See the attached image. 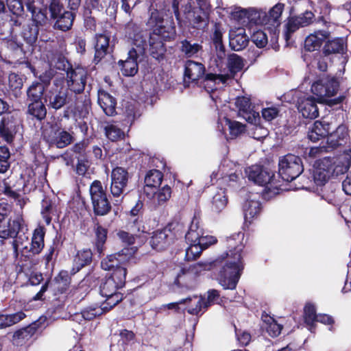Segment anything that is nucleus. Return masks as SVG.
I'll return each mask as SVG.
<instances>
[{"label": "nucleus", "mask_w": 351, "mask_h": 351, "mask_svg": "<svg viewBox=\"0 0 351 351\" xmlns=\"http://www.w3.org/2000/svg\"><path fill=\"white\" fill-rule=\"evenodd\" d=\"M244 233L233 234L226 239L227 250L210 263H198L193 266V271L215 269L217 279L224 289H236L244 269Z\"/></svg>", "instance_id": "f257e3e1"}, {"label": "nucleus", "mask_w": 351, "mask_h": 351, "mask_svg": "<svg viewBox=\"0 0 351 351\" xmlns=\"http://www.w3.org/2000/svg\"><path fill=\"white\" fill-rule=\"evenodd\" d=\"M136 252L137 247H125L118 253L108 256L101 263L103 269L112 270L110 276L100 286V293L106 298L104 303L110 308L123 300V294L119 290L125 283V266L136 263L138 261L135 256Z\"/></svg>", "instance_id": "f03ea898"}, {"label": "nucleus", "mask_w": 351, "mask_h": 351, "mask_svg": "<svg viewBox=\"0 0 351 351\" xmlns=\"http://www.w3.org/2000/svg\"><path fill=\"white\" fill-rule=\"evenodd\" d=\"M167 5L165 0H153L149 10V18L147 25L152 29L150 33L149 51L151 56L159 60L165 51L164 41L173 39L176 35L175 27L171 24L164 25L163 17L166 14Z\"/></svg>", "instance_id": "7ed1b4c3"}, {"label": "nucleus", "mask_w": 351, "mask_h": 351, "mask_svg": "<svg viewBox=\"0 0 351 351\" xmlns=\"http://www.w3.org/2000/svg\"><path fill=\"white\" fill-rule=\"evenodd\" d=\"M125 36L131 40L132 48L128 52L125 60H120L121 71L125 76H134L138 71L137 58L143 55L147 48V35H144L137 25L128 23L125 27Z\"/></svg>", "instance_id": "20e7f679"}, {"label": "nucleus", "mask_w": 351, "mask_h": 351, "mask_svg": "<svg viewBox=\"0 0 351 351\" xmlns=\"http://www.w3.org/2000/svg\"><path fill=\"white\" fill-rule=\"evenodd\" d=\"M348 163L341 165L337 157H324L315 161L313 180L317 185H324L331 178L347 171Z\"/></svg>", "instance_id": "39448f33"}, {"label": "nucleus", "mask_w": 351, "mask_h": 351, "mask_svg": "<svg viewBox=\"0 0 351 351\" xmlns=\"http://www.w3.org/2000/svg\"><path fill=\"white\" fill-rule=\"evenodd\" d=\"M244 66L243 60L237 54L232 53L228 56V63L222 71L218 73L207 74L204 80V86L208 92L207 86H210V90L215 89V84L217 82L226 83L228 80L232 78L234 75L241 71Z\"/></svg>", "instance_id": "423d86ee"}, {"label": "nucleus", "mask_w": 351, "mask_h": 351, "mask_svg": "<svg viewBox=\"0 0 351 351\" xmlns=\"http://www.w3.org/2000/svg\"><path fill=\"white\" fill-rule=\"evenodd\" d=\"M283 3H278L269 9L268 12L256 8V23L258 25L267 26L269 29L275 30L271 41L272 47L277 50L278 45L276 44L277 36L276 29L281 23V16L284 10Z\"/></svg>", "instance_id": "0eeeda50"}, {"label": "nucleus", "mask_w": 351, "mask_h": 351, "mask_svg": "<svg viewBox=\"0 0 351 351\" xmlns=\"http://www.w3.org/2000/svg\"><path fill=\"white\" fill-rule=\"evenodd\" d=\"M248 179L256 184L266 186L268 191L274 189V193H278L280 185L274 181V173L270 169L260 165H252L245 169Z\"/></svg>", "instance_id": "6e6552de"}, {"label": "nucleus", "mask_w": 351, "mask_h": 351, "mask_svg": "<svg viewBox=\"0 0 351 351\" xmlns=\"http://www.w3.org/2000/svg\"><path fill=\"white\" fill-rule=\"evenodd\" d=\"M183 230L182 224L173 221L169 223L164 229L154 232L151 237L150 245L153 249L162 250Z\"/></svg>", "instance_id": "1a4fd4ad"}, {"label": "nucleus", "mask_w": 351, "mask_h": 351, "mask_svg": "<svg viewBox=\"0 0 351 351\" xmlns=\"http://www.w3.org/2000/svg\"><path fill=\"white\" fill-rule=\"evenodd\" d=\"M278 166L279 176L287 182L295 180L304 170L301 158L290 154L280 158Z\"/></svg>", "instance_id": "9d476101"}, {"label": "nucleus", "mask_w": 351, "mask_h": 351, "mask_svg": "<svg viewBox=\"0 0 351 351\" xmlns=\"http://www.w3.org/2000/svg\"><path fill=\"white\" fill-rule=\"evenodd\" d=\"M90 194L94 213L97 215H106L110 211L111 206L100 181L95 180L91 184Z\"/></svg>", "instance_id": "9b49d317"}, {"label": "nucleus", "mask_w": 351, "mask_h": 351, "mask_svg": "<svg viewBox=\"0 0 351 351\" xmlns=\"http://www.w3.org/2000/svg\"><path fill=\"white\" fill-rule=\"evenodd\" d=\"M339 87V83L334 77L328 76L322 77L315 82L311 86V92L316 95L319 99L325 97H331L334 96Z\"/></svg>", "instance_id": "f8f14e48"}, {"label": "nucleus", "mask_w": 351, "mask_h": 351, "mask_svg": "<svg viewBox=\"0 0 351 351\" xmlns=\"http://www.w3.org/2000/svg\"><path fill=\"white\" fill-rule=\"evenodd\" d=\"M110 193L114 197H120L125 192L129 180V173L123 167L112 169L110 175Z\"/></svg>", "instance_id": "ddd939ff"}, {"label": "nucleus", "mask_w": 351, "mask_h": 351, "mask_svg": "<svg viewBox=\"0 0 351 351\" xmlns=\"http://www.w3.org/2000/svg\"><path fill=\"white\" fill-rule=\"evenodd\" d=\"M217 130L223 134L227 140L234 139L245 132V125L227 117L219 118Z\"/></svg>", "instance_id": "4468645a"}, {"label": "nucleus", "mask_w": 351, "mask_h": 351, "mask_svg": "<svg viewBox=\"0 0 351 351\" xmlns=\"http://www.w3.org/2000/svg\"><path fill=\"white\" fill-rule=\"evenodd\" d=\"M199 7L192 12H189L187 18L194 28L206 26L208 22L210 5L206 0H197Z\"/></svg>", "instance_id": "2eb2a0df"}, {"label": "nucleus", "mask_w": 351, "mask_h": 351, "mask_svg": "<svg viewBox=\"0 0 351 351\" xmlns=\"http://www.w3.org/2000/svg\"><path fill=\"white\" fill-rule=\"evenodd\" d=\"M87 72L83 68H76L67 72V84L70 90L75 93H82L85 88Z\"/></svg>", "instance_id": "dca6fc26"}, {"label": "nucleus", "mask_w": 351, "mask_h": 351, "mask_svg": "<svg viewBox=\"0 0 351 351\" xmlns=\"http://www.w3.org/2000/svg\"><path fill=\"white\" fill-rule=\"evenodd\" d=\"M217 241V240L215 237L204 234L197 243L189 246L186 249L185 258L187 261L195 259L201 254L203 250L215 244Z\"/></svg>", "instance_id": "f3484780"}, {"label": "nucleus", "mask_w": 351, "mask_h": 351, "mask_svg": "<svg viewBox=\"0 0 351 351\" xmlns=\"http://www.w3.org/2000/svg\"><path fill=\"white\" fill-rule=\"evenodd\" d=\"M235 105L239 109V112L245 120L254 125H257L260 121L259 112H256L252 108L250 98L247 97H238Z\"/></svg>", "instance_id": "a211bd4d"}, {"label": "nucleus", "mask_w": 351, "mask_h": 351, "mask_svg": "<svg viewBox=\"0 0 351 351\" xmlns=\"http://www.w3.org/2000/svg\"><path fill=\"white\" fill-rule=\"evenodd\" d=\"M227 15L232 21L243 23L246 22V19L256 23V8H243L240 6L232 5L228 8Z\"/></svg>", "instance_id": "6ab92c4d"}, {"label": "nucleus", "mask_w": 351, "mask_h": 351, "mask_svg": "<svg viewBox=\"0 0 351 351\" xmlns=\"http://www.w3.org/2000/svg\"><path fill=\"white\" fill-rule=\"evenodd\" d=\"M245 223H251L256 219L261 210L258 194L250 193L243 206Z\"/></svg>", "instance_id": "aec40b11"}, {"label": "nucleus", "mask_w": 351, "mask_h": 351, "mask_svg": "<svg viewBox=\"0 0 351 351\" xmlns=\"http://www.w3.org/2000/svg\"><path fill=\"white\" fill-rule=\"evenodd\" d=\"M297 108L304 118L313 119L319 115L317 102L312 96L308 95L299 97Z\"/></svg>", "instance_id": "412c9836"}, {"label": "nucleus", "mask_w": 351, "mask_h": 351, "mask_svg": "<svg viewBox=\"0 0 351 351\" xmlns=\"http://www.w3.org/2000/svg\"><path fill=\"white\" fill-rule=\"evenodd\" d=\"M128 229L138 239V244L139 245L143 244L147 240L150 230L145 224L143 217L129 219Z\"/></svg>", "instance_id": "4be33fe9"}, {"label": "nucleus", "mask_w": 351, "mask_h": 351, "mask_svg": "<svg viewBox=\"0 0 351 351\" xmlns=\"http://www.w3.org/2000/svg\"><path fill=\"white\" fill-rule=\"evenodd\" d=\"M18 125V121L12 115L8 114L3 117L0 123V134L7 143L12 142Z\"/></svg>", "instance_id": "5701e85b"}, {"label": "nucleus", "mask_w": 351, "mask_h": 351, "mask_svg": "<svg viewBox=\"0 0 351 351\" xmlns=\"http://www.w3.org/2000/svg\"><path fill=\"white\" fill-rule=\"evenodd\" d=\"M205 73L204 66L193 60H187L184 64V82H195L202 77Z\"/></svg>", "instance_id": "b1692460"}, {"label": "nucleus", "mask_w": 351, "mask_h": 351, "mask_svg": "<svg viewBox=\"0 0 351 351\" xmlns=\"http://www.w3.org/2000/svg\"><path fill=\"white\" fill-rule=\"evenodd\" d=\"M110 35L104 32L95 36V58L94 61L99 62L108 52Z\"/></svg>", "instance_id": "393cba45"}, {"label": "nucleus", "mask_w": 351, "mask_h": 351, "mask_svg": "<svg viewBox=\"0 0 351 351\" xmlns=\"http://www.w3.org/2000/svg\"><path fill=\"white\" fill-rule=\"evenodd\" d=\"M330 34L329 31L326 30H318L310 34L304 40L305 49L308 51L319 50Z\"/></svg>", "instance_id": "a878e982"}, {"label": "nucleus", "mask_w": 351, "mask_h": 351, "mask_svg": "<svg viewBox=\"0 0 351 351\" xmlns=\"http://www.w3.org/2000/svg\"><path fill=\"white\" fill-rule=\"evenodd\" d=\"M230 47L234 51H240L245 48L249 42V38L243 28L230 29L229 32Z\"/></svg>", "instance_id": "bb28decb"}, {"label": "nucleus", "mask_w": 351, "mask_h": 351, "mask_svg": "<svg viewBox=\"0 0 351 351\" xmlns=\"http://www.w3.org/2000/svg\"><path fill=\"white\" fill-rule=\"evenodd\" d=\"M23 220L21 217L17 216L14 219H10L7 223H0V238L6 239L14 237L21 228Z\"/></svg>", "instance_id": "cd10ccee"}, {"label": "nucleus", "mask_w": 351, "mask_h": 351, "mask_svg": "<svg viewBox=\"0 0 351 351\" xmlns=\"http://www.w3.org/2000/svg\"><path fill=\"white\" fill-rule=\"evenodd\" d=\"M348 136V128L345 125H340L335 131L328 134L327 148L330 151L346 142Z\"/></svg>", "instance_id": "c85d7f7f"}, {"label": "nucleus", "mask_w": 351, "mask_h": 351, "mask_svg": "<svg viewBox=\"0 0 351 351\" xmlns=\"http://www.w3.org/2000/svg\"><path fill=\"white\" fill-rule=\"evenodd\" d=\"M98 104L106 115L113 116L115 114L116 99L106 91L103 90L98 91Z\"/></svg>", "instance_id": "c756f323"}, {"label": "nucleus", "mask_w": 351, "mask_h": 351, "mask_svg": "<svg viewBox=\"0 0 351 351\" xmlns=\"http://www.w3.org/2000/svg\"><path fill=\"white\" fill-rule=\"evenodd\" d=\"M330 129V124L324 121H316L308 132V138L316 142L321 138L327 137Z\"/></svg>", "instance_id": "7c9ffc66"}, {"label": "nucleus", "mask_w": 351, "mask_h": 351, "mask_svg": "<svg viewBox=\"0 0 351 351\" xmlns=\"http://www.w3.org/2000/svg\"><path fill=\"white\" fill-rule=\"evenodd\" d=\"M180 303L186 305V310L189 314L193 315H202L206 308H204L203 298L194 295L181 300Z\"/></svg>", "instance_id": "2f4dec72"}, {"label": "nucleus", "mask_w": 351, "mask_h": 351, "mask_svg": "<svg viewBox=\"0 0 351 351\" xmlns=\"http://www.w3.org/2000/svg\"><path fill=\"white\" fill-rule=\"evenodd\" d=\"M180 52L186 58H197L202 51V46L197 43L184 39L178 45Z\"/></svg>", "instance_id": "473e14b6"}, {"label": "nucleus", "mask_w": 351, "mask_h": 351, "mask_svg": "<svg viewBox=\"0 0 351 351\" xmlns=\"http://www.w3.org/2000/svg\"><path fill=\"white\" fill-rule=\"evenodd\" d=\"M204 230L199 226V219L197 217H194L191 221L189 230L185 234L186 243L190 245L195 244L200 239L202 235L204 234Z\"/></svg>", "instance_id": "72a5a7b5"}, {"label": "nucleus", "mask_w": 351, "mask_h": 351, "mask_svg": "<svg viewBox=\"0 0 351 351\" xmlns=\"http://www.w3.org/2000/svg\"><path fill=\"white\" fill-rule=\"evenodd\" d=\"M224 167L225 165L223 164L222 166L219 167L217 171H213L212 173L210 175L212 182L216 180L217 182L220 181L221 183L229 182L230 184L231 182H237L242 178L241 173L237 171L228 174Z\"/></svg>", "instance_id": "f704fd0d"}, {"label": "nucleus", "mask_w": 351, "mask_h": 351, "mask_svg": "<svg viewBox=\"0 0 351 351\" xmlns=\"http://www.w3.org/2000/svg\"><path fill=\"white\" fill-rule=\"evenodd\" d=\"M47 141L58 148H63L72 142L73 136L66 131L57 130L53 132V134L49 136Z\"/></svg>", "instance_id": "c9c22d12"}, {"label": "nucleus", "mask_w": 351, "mask_h": 351, "mask_svg": "<svg viewBox=\"0 0 351 351\" xmlns=\"http://www.w3.org/2000/svg\"><path fill=\"white\" fill-rule=\"evenodd\" d=\"M346 51V43L343 38H336L328 40L323 49L325 55L341 53Z\"/></svg>", "instance_id": "e433bc0d"}, {"label": "nucleus", "mask_w": 351, "mask_h": 351, "mask_svg": "<svg viewBox=\"0 0 351 351\" xmlns=\"http://www.w3.org/2000/svg\"><path fill=\"white\" fill-rule=\"evenodd\" d=\"M162 180V175L160 171L156 169L149 171L145 178L144 192L148 195L149 191L159 186Z\"/></svg>", "instance_id": "4c0bfd02"}, {"label": "nucleus", "mask_w": 351, "mask_h": 351, "mask_svg": "<svg viewBox=\"0 0 351 351\" xmlns=\"http://www.w3.org/2000/svg\"><path fill=\"white\" fill-rule=\"evenodd\" d=\"M69 92L66 88H61L49 97V106L56 110L60 109L69 102Z\"/></svg>", "instance_id": "58836bf2"}, {"label": "nucleus", "mask_w": 351, "mask_h": 351, "mask_svg": "<svg viewBox=\"0 0 351 351\" xmlns=\"http://www.w3.org/2000/svg\"><path fill=\"white\" fill-rule=\"evenodd\" d=\"M75 14L72 12L64 11L62 14L58 16L54 27L62 31H67L73 25Z\"/></svg>", "instance_id": "ea45409f"}, {"label": "nucleus", "mask_w": 351, "mask_h": 351, "mask_svg": "<svg viewBox=\"0 0 351 351\" xmlns=\"http://www.w3.org/2000/svg\"><path fill=\"white\" fill-rule=\"evenodd\" d=\"M111 308L103 303L101 306H90L84 308L82 313V317L86 320H92L94 318L108 312Z\"/></svg>", "instance_id": "a19ab883"}, {"label": "nucleus", "mask_w": 351, "mask_h": 351, "mask_svg": "<svg viewBox=\"0 0 351 351\" xmlns=\"http://www.w3.org/2000/svg\"><path fill=\"white\" fill-rule=\"evenodd\" d=\"M45 234L41 229H36L34 232L30 249L28 252L33 255L38 254L44 247Z\"/></svg>", "instance_id": "79ce46f5"}, {"label": "nucleus", "mask_w": 351, "mask_h": 351, "mask_svg": "<svg viewBox=\"0 0 351 351\" xmlns=\"http://www.w3.org/2000/svg\"><path fill=\"white\" fill-rule=\"evenodd\" d=\"M263 328H265L268 334L273 337H277L280 334L282 326L278 324L276 321L270 316H263Z\"/></svg>", "instance_id": "37998d69"}, {"label": "nucleus", "mask_w": 351, "mask_h": 351, "mask_svg": "<svg viewBox=\"0 0 351 351\" xmlns=\"http://www.w3.org/2000/svg\"><path fill=\"white\" fill-rule=\"evenodd\" d=\"M25 317V313L21 311L10 315L0 314V328L12 326L19 322Z\"/></svg>", "instance_id": "c03bdc74"}, {"label": "nucleus", "mask_w": 351, "mask_h": 351, "mask_svg": "<svg viewBox=\"0 0 351 351\" xmlns=\"http://www.w3.org/2000/svg\"><path fill=\"white\" fill-rule=\"evenodd\" d=\"M215 53L213 55L212 58L210 59V64L212 66L215 65V66L218 69L219 73L223 70V67L226 66V51L224 46H221V47H215Z\"/></svg>", "instance_id": "a18cd8bd"}, {"label": "nucleus", "mask_w": 351, "mask_h": 351, "mask_svg": "<svg viewBox=\"0 0 351 351\" xmlns=\"http://www.w3.org/2000/svg\"><path fill=\"white\" fill-rule=\"evenodd\" d=\"M21 35L23 39L29 45L34 44L38 38V27L34 23H29L24 26Z\"/></svg>", "instance_id": "49530a36"}, {"label": "nucleus", "mask_w": 351, "mask_h": 351, "mask_svg": "<svg viewBox=\"0 0 351 351\" xmlns=\"http://www.w3.org/2000/svg\"><path fill=\"white\" fill-rule=\"evenodd\" d=\"M228 199L225 191L220 189L213 197L212 209L217 213L221 212L227 205Z\"/></svg>", "instance_id": "de8ad7c7"}, {"label": "nucleus", "mask_w": 351, "mask_h": 351, "mask_svg": "<svg viewBox=\"0 0 351 351\" xmlns=\"http://www.w3.org/2000/svg\"><path fill=\"white\" fill-rule=\"evenodd\" d=\"M9 87L12 94L15 98H18L21 95V89L23 87V80L17 74L12 73L8 76Z\"/></svg>", "instance_id": "09e8293b"}, {"label": "nucleus", "mask_w": 351, "mask_h": 351, "mask_svg": "<svg viewBox=\"0 0 351 351\" xmlns=\"http://www.w3.org/2000/svg\"><path fill=\"white\" fill-rule=\"evenodd\" d=\"M28 113L37 119H43L47 113L45 105L41 101H32L28 106Z\"/></svg>", "instance_id": "8fccbe9b"}, {"label": "nucleus", "mask_w": 351, "mask_h": 351, "mask_svg": "<svg viewBox=\"0 0 351 351\" xmlns=\"http://www.w3.org/2000/svg\"><path fill=\"white\" fill-rule=\"evenodd\" d=\"M317 316L315 306L312 304H306L304 308V317L305 323L309 326L311 332H313Z\"/></svg>", "instance_id": "3c124183"}, {"label": "nucleus", "mask_w": 351, "mask_h": 351, "mask_svg": "<svg viewBox=\"0 0 351 351\" xmlns=\"http://www.w3.org/2000/svg\"><path fill=\"white\" fill-rule=\"evenodd\" d=\"M45 87L43 83L34 82L29 87L27 95L28 98L32 101H41V97L43 95Z\"/></svg>", "instance_id": "603ef678"}, {"label": "nucleus", "mask_w": 351, "mask_h": 351, "mask_svg": "<svg viewBox=\"0 0 351 351\" xmlns=\"http://www.w3.org/2000/svg\"><path fill=\"white\" fill-rule=\"evenodd\" d=\"M92 256L93 254L90 250L86 249L78 251L74 259L77 271L91 262Z\"/></svg>", "instance_id": "864d4df0"}, {"label": "nucleus", "mask_w": 351, "mask_h": 351, "mask_svg": "<svg viewBox=\"0 0 351 351\" xmlns=\"http://www.w3.org/2000/svg\"><path fill=\"white\" fill-rule=\"evenodd\" d=\"M301 27V23L296 16L288 19L287 22L285 25L284 29V38L287 43L291 37V34Z\"/></svg>", "instance_id": "5fc2aeb1"}, {"label": "nucleus", "mask_w": 351, "mask_h": 351, "mask_svg": "<svg viewBox=\"0 0 351 351\" xmlns=\"http://www.w3.org/2000/svg\"><path fill=\"white\" fill-rule=\"evenodd\" d=\"M104 130L106 137L112 141H118L124 136V132L112 123H108L104 127Z\"/></svg>", "instance_id": "6e6d98bb"}, {"label": "nucleus", "mask_w": 351, "mask_h": 351, "mask_svg": "<svg viewBox=\"0 0 351 351\" xmlns=\"http://www.w3.org/2000/svg\"><path fill=\"white\" fill-rule=\"evenodd\" d=\"M171 194V188L168 186H165L157 191L154 192L152 198L154 203L162 204L170 198Z\"/></svg>", "instance_id": "4d7b16f0"}, {"label": "nucleus", "mask_w": 351, "mask_h": 351, "mask_svg": "<svg viewBox=\"0 0 351 351\" xmlns=\"http://www.w3.org/2000/svg\"><path fill=\"white\" fill-rule=\"evenodd\" d=\"M29 244L28 237L26 235L21 234L19 235L13 241V248L14 253L16 256H18L19 252H21L22 253L28 252V246Z\"/></svg>", "instance_id": "13d9d810"}, {"label": "nucleus", "mask_w": 351, "mask_h": 351, "mask_svg": "<svg viewBox=\"0 0 351 351\" xmlns=\"http://www.w3.org/2000/svg\"><path fill=\"white\" fill-rule=\"evenodd\" d=\"M96 243L95 245L99 254L103 252L104 244L107 238V230L97 224L95 228Z\"/></svg>", "instance_id": "bf43d9fd"}, {"label": "nucleus", "mask_w": 351, "mask_h": 351, "mask_svg": "<svg viewBox=\"0 0 351 351\" xmlns=\"http://www.w3.org/2000/svg\"><path fill=\"white\" fill-rule=\"evenodd\" d=\"M70 276L68 271H61L56 278V284L57 289L63 293L66 291L70 284Z\"/></svg>", "instance_id": "052dcab7"}, {"label": "nucleus", "mask_w": 351, "mask_h": 351, "mask_svg": "<svg viewBox=\"0 0 351 351\" xmlns=\"http://www.w3.org/2000/svg\"><path fill=\"white\" fill-rule=\"evenodd\" d=\"M222 302V298L220 297L219 292L216 289H210L207 292V299H203L204 308H207L208 306L220 304Z\"/></svg>", "instance_id": "680f3d73"}, {"label": "nucleus", "mask_w": 351, "mask_h": 351, "mask_svg": "<svg viewBox=\"0 0 351 351\" xmlns=\"http://www.w3.org/2000/svg\"><path fill=\"white\" fill-rule=\"evenodd\" d=\"M10 158V152L8 147L0 146V173H5L8 167V159Z\"/></svg>", "instance_id": "e2e57ef3"}, {"label": "nucleus", "mask_w": 351, "mask_h": 351, "mask_svg": "<svg viewBox=\"0 0 351 351\" xmlns=\"http://www.w3.org/2000/svg\"><path fill=\"white\" fill-rule=\"evenodd\" d=\"M252 40L259 48L264 47L268 43V38L265 32L258 30L252 35Z\"/></svg>", "instance_id": "0e129e2a"}, {"label": "nucleus", "mask_w": 351, "mask_h": 351, "mask_svg": "<svg viewBox=\"0 0 351 351\" xmlns=\"http://www.w3.org/2000/svg\"><path fill=\"white\" fill-rule=\"evenodd\" d=\"M49 10L51 14V17L54 19L62 15L63 12L65 11L60 0H51Z\"/></svg>", "instance_id": "69168bd1"}, {"label": "nucleus", "mask_w": 351, "mask_h": 351, "mask_svg": "<svg viewBox=\"0 0 351 351\" xmlns=\"http://www.w3.org/2000/svg\"><path fill=\"white\" fill-rule=\"evenodd\" d=\"M10 11L15 16H22L23 13V4L22 0H7Z\"/></svg>", "instance_id": "338daca9"}, {"label": "nucleus", "mask_w": 351, "mask_h": 351, "mask_svg": "<svg viewBox=\"0 0 351 351\" xmlns=\"http://www.w3.org/2000/svg\"><path fill=\"white\" fill-rule=\"evenodd\" d=\"M29 337V332L27 328L21 329L15 332L13 335V341L16 345H21L25 340Z\"/></svg>", "instance_id": "774afa93"}]
</instances>
